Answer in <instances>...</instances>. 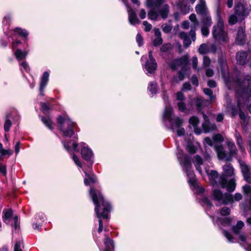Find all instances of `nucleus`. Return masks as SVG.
<instances>
[{
  "mask_svg": "<svg viewBox=\"0 0 251 251\" xmlns=\"http://www.w3.org/2000/svg\"><path fill=\"white\" fill-rule=\"evenodd\" d=\"M223 234L229 242H234V239L230 233L224 230Z\"/></svg>",
  "mask_w": 251,
  "mask_h": 251,
  "instance_id": "obj_53",
  "label": "nucleus"
},
{
  "mask_svg": "<svg viewBox=\"0 0 251 251\" xmlns=\"http://www.w3.org/2000/svg\"><path fill=\"white\" fill-rule=\"evenodd\" d=\"M213 139L214 141H215V142H221L223 141V140H224V138H223V136L220 134H217L215 135L213 137Z\"/></svg>",
  "mask_w": 251,
  "mask_h": 251,
  "instance_id": "obj_61",
  "label": "nucleus"
},
{
  "mask_svg": "<svg viewBox=\"0 0 251 251\" xmlns=\"http://www.w3.org/2000/svg\"><path fill=\"white\" fill-rule=\"evenodd\" d=\"M23 244V241H17L14 246V251H22L21 247Z\"/></svg>",
  "mask_w": 251,
  "mask_h": 251,
  "instance_id": "obj_55",
  "label": "nucleus"
},
{
  "mask_svg": "<svg viewBox=\"0 0 251 251\" xmlns=\"http://www.w3.org/2000/svg\"><path fill=\"white\" fill-rule=\"evenodd\" d=\"M13 212L10 209L5 211L4 214L3 221L5 223H6V221L9 220L12 216Z\"/></svg>",
  "mask_w": 251,
  "mask_h": 251,
  "instance_id": "obj_42",
  "label": "nucleus"
},
{
  "mask_svg": "<svg viewBox=\"0 0 251 251\" xmlns=\"http://www.w3.org/2000/svg\"><path fill=\"white\" fill-rule=\"evenodd\" d=\"M230 212V209L227 207H224L221 210V214L223 216H226L229 214Z\"/></svg>",
  "mask_w": 251,
  "mask_h": 251,
  "instance_id": "obj_54",
  "label": "nucleus"
},
{
  "mask_svg": "<svg viewBox=\"0 0 251 251\" xmlns=\"http://www.w3.org/2000/svg\"><path fill=\"white\" fill-rule=\"evenodd\" d=\"M199 52L201 54L207 53L208 52V46L205 44H201L199 49Z\"/></svg>",
  "mask_w": 251,
  "mask_h": 251,
  "instance_id": "obj_39",
  "label": "nucleus"
},
{
  "mask_svg": "<svg viewBox=\"0 0 251 251\" xmlns=\"http://www.w3.org/2000/svg\"><path fill=\"white\" fill-rule=\"evenodd\" d=\"M11 125V121L9 119L8 116H6V120L4 125V129L5 132H7L9 130Z\"/></svg>",
  "mask_w": 251,
  "mask_h": 251,
  "instance_id": "obj_45",
  "label": "nucleus"
},
{
  "mask_svg": "<svg viewBox=\"0 0 251 251\" xmlns=\"http://www.w3.org/2000/svg\"><path fill=\"white\" fill-rule=\"evenodd\" d=\"M177 106L179 111L184 112L186 109V105L183 101H179L177 103Z\"/></svg>",
  "mask_w": 251,
  "mask_h": 251,
  "instance_id": "obj_58",
  "label": "nucleus"
},
{
  "mask_svg": "<svg viewBox=\"0 0 251 251\" xmlns=\"http://www.w3.org/2000/svg\"><path fill=\"white\" fill-rule=\"evenodd\" d=\"M154 64L151 61H147L145 65V69L150 74L153 73L157 68V63L154 61Z\"/></svg>",
  "mask_w": 251,
  "mask_h": 251,
  "instance_id": "obj_20",
  "label": "nucleus"
},
{
  "mask_svg": "<svg viewBox=\"0 0 251 251\" xmlns=\"http://www.w3.org/2000/svg\"><path fill=\"white\" fill-rule=\"evenodd\" d=\"M186 2L187 0H182L178 3V5L183 14H186L190 11V6L186 3Z\"/></svg>",
  "mask_w": 251,
  "mask_h": 251,
  "instance_id": "obj_21",
  "label": "nucleus"
},
{
  "mask_svg": "<svg viewBox=\"0 0 251 251\" xmlns=\"http://www.w3.org/2000/svg\"><path fill=\"white\" fill-rule=\"evenodd\" d=\"M14 32L17 33L20 36L25 37H26L28 34V33L27 32L26 30L19 27L16 28L14 29Z\"/></svg>",
  "mask_w": 251,
  "mask_h": 251,
  "instance_id": "obj_36",
  "label": "nucleus"
},
{
  "mask_svg": "<svg viewBox=\"0 0 251 251\" xmlns=\"http://www.w3.org/2000/svg\"><path fill=\"white\" fill-rule=\"evenodd\" d=\"M163 42L161 37H157L153 41V44L154 46H158L161 45Z\"/></svg>",
  "mask_w": 251,
  "mask_h": 251,
  "instance_id": "obj_60",
  "label": "nucleus"
},
{
  "mask_svg": "<svg viewBox=\"0 0 251 251\" xmlns=\"http://www.w3.org/2000/svg\"><path fill=\"white\" fill-rule=\"evenodd\" d=\"M251 8L247 4L239 3L234 7V13L239 18V21H242L249 15Z\"/></svg>",
  "mask_w": 251,
  "mask_h": 251,
  "instance_id": "obj_10",
  "label": "nucleus"
},
{
  "mask_svg": "<svg viewBox=\"0 0 251 251\" xmlns=\"http://www.w3.org/2000/svg\"><path fill=\"white\" fill-rule=\"evenodd\" d=\"M158 13L153 9H151L148 12V18L151 20L157 21L158 17Z\"/></svg>",
  "mask_w": 251,
  "mask_h": 251,
  "instance_id": "obj_33",
  "label": "nucleus"
},
{
  "mask_svg": "<svg viewBox=\"0 0 251 251\" xmlns=\"http://www.w3.org/2000/svg\"><path fill=\"white\" fill-rule=\"evenodd\" d=\"M234 136L236 139L237 144L238 145L240 149H241L242 151H244V148L243 147V142L240 134L238 131L235 130Z\"/></svg>",
  "mask_w": 251,
  "mask_h": 251,
  "instance_id": "obj_28",
  "label": "nucleus"
},
{
  "mask_svg": "<svg viewBox=\"0 0 251 251\" xmlns=\"http://www.w3.org/2000/svg\"><path fill=\"white\" fill-rule=\"evenodd\" d=\"M172 48V45L170 43H166L163 45L160 48V50L162 52H166Z\"/></svg>",
  "mask_w": 251,
  "mask_h": 251,
  "instance_id": "obj_51",
  "label": "nucleus"
},
{
  "mask_svg": "<svg viewBox=\"0 0 251 251\" xmlns=\"http://www.w3.org/2000/svg\"><path fill=\"white\" fill-rule=\"evenodd\" d=\"M236 93L238 98V107L239 109V117L244 124H246L248 118L245 114L241 111V105L244 101L251 97V76L247 75L245 78L236 82Z\"/></svg>",
  "mask_w": 251,
  "mask_h": 251,
  "instance_id": "obj_2",
  "label": "nucleus"
},
{
  "mask_svg": "<svg viewBox=\"0 0 251 251\" xmlns=\"http://www.w3.org/2000/svg\"><path fill=\"white\" fill-rule=\"evenodd\" d=\"M85 174L86 177L84 178V184L86 185H88L90 182L95 183L96 181L97 178L96 176L94 175H90L83 171Z\"/></svg>",
  "mask_w": 251,
  "mask_h": 251,
  "instance_id": "obj_23",
  "label": "nucleus"
},
{
  "mask_svg": "<svg viewBox=\"0 0 251 251\" xmlns=\"http://www.w3.org/2000/svg\"><path fill=\"white\" fill-rule=\"evenodd\" d=\"M208 27L209 26H203L201 28V33L204 36H207L209 33Z\"/></svg>",
  "mask_w": 251,
  "mask_h": 251,
  "instance_id": "obj_63",
  "label": "nucleus"
},
{
  "mask_svg": "<svg viewBox=\"0 0 251 251\" xmlns=\"http://www.w3.org/2000/svg\"><path fill=\"white\" fill-rule=\"evenodd\" d=\"M58 128L65 136L71 137L74 134V123L68 117L59 116L57 119Z\"/></svg>",
  "mask_w": 251,
  "mask_h": 251,
  "instance_id": "obj_7",
  "label": "nucleus"
},
{
  "mask_svg": "<svg viewBox=\"0 0 251 251\" xmlns=\"http://www.w3.org/2000/svg\"><path fill=\"white\" fill-rule=\"evenodd\" d=\"M227 110L230 112L233 117L237 113V110L235 106L231 104L230 102L227 103L226 106Z\"/></svg>",
  "mask_w": 251,
  "mask_h": 251,
  "instance_id": "obj_34",
  "label": "nucleus"
},
{
  "mask_svg": "<svg viewBox=\"0 0 251 251\" xmlns=\"http://www.w3.org/2000/svg\"><path fill=\"white\" fill-rule=\"evenodd\" d=\"M143 25L145 26L144 30L146 31H147V32L149 31L152 28V26L150 24V23H149L147 21H144L143 22Z\"/></svg>",
  "mask_w": 251,
  "mask_h": 251,
  "instance_id": "obj_59",
  "label": "nucleus"
},
{
  "mask_svg": "<svg viewBox=\"0 0 251 251\" xmlns=\"http://www.w3.org/2000/svg\"><path fill=\"white\" fill-rule=\"evenodd\" d=\"M127 12L128 20L130 24L134 25L140 23V21L137 18L135 12L131 7H128Z\"/></svg>",
  "mask_w": 251,
  "mask_h": 251,
  "instance_id": "obj_15",
  "label": "nucleus"
},
{
  "mask_svg": "<svg viewBox=\"0 0 251 251\" xmlns=\"http://www.w3.org/2000/svg\"><path fill=\"white\" fill-rule=\"evenodd\" d=\"M136 40L139 46H141L143 45V38L140 33H138L137 34Z\"/></svg>",
  "mask_w": 251,
  "mask_h": 251,
  "instance_id": "obj_56",
  "label": "nucleus"
},
{
  "mask_svg": "<svg viewBox=\"0 0 251 251\" xmlns=\"http://www.w3.org/2000/svg\"><path fill=\"white\" fill-rule=\"evenodd\" d=\"M20 65L21 66V70L22 72L25 71V72H28L29 71V67L28 64L25 62L23 61L20 64Z\"/></svg>",
  "mask_w": 251,
  "mask_h": 251,
  "instance_id": "obj_44",
  "label": "nucleus"
},
{
  "mask_svg": "<svg viewBox=\"0 0 251 251\" xmlns=\"http://www.w3.org/2000/svg\"><path fill=\"white\" fill-rule=\"evenodd\" d=\"M204 122L202 124V127L205 132H208L216 129V126L214 124H211L207 116L204 113H202Z\"/></svg>",
  "mask_w": 251,
  "mask_h": 251,
  "instance_id": "obj_12",
  "label": "nucleus"
},
{
  "mask_svg": "<svg viewBox=\"0 0 251 251\" xmlns=\"http://www.w3.org/2000/svg\"><path fill=\"white\" fill-rule=\"evenodd\" d=\"M189 122L190 124L195 127L199 123V120L197 117L192 116L190 118Z\"/></svg>",
  "mask_w": 251,
  "mask_h": 251,
  "instance_id": "obj_46",
  "label": "nucleus"
},
{
  "mask_svg": "<svg viewBox=\"0 0 251 251\" xmlns=\"http://www.w3.org/2000/svg\"><path fill=\"white\" fill-rule=\"evenodd\" d=\"M41 108L42 111L45 113L46 114L48 112L49 110L50 109V106L48 104L44 102H41L40 103Z\"/></svg>",
  "mask_w": 251,
  "mask_h": 251,
  "instance_id": "obj_49",
  "label": "nucleus"
},
{
  "mask_svg": "<svg viewBox=\"0 0 251 251\" xmlns=\"http://www.w3.org/2000/svg\"><path fill=\"white\" fill-rule=\"evenodd\" d=\"M188 59L189 55L186 54L181 58L177 59V61L176 62H178V64L180 65V66H182V67H184L186 66L188 63Z\"/></svg>",
  "mask_w": 251,
  "mask_h": 251,
  "instance_id": "obj_31",
  "label": "nucleus"
},
{
  "mask_svg": "<svg viewBox=\"0 0 251 251\" xmlns=\"http://www.w3.org/2000/svg\"><path fill=\"white\" fill-rule=\"evenodd\" d=\"M169 12V7L168 4L163 5L159 11V13L163 19H166Z\"/></svg>",
  "mask_w": 251,
  "mask_h": 251,
  "instance_id": "obj_26",
  "label": "nucleus"
},
{
  "mask_svg": "<svg viewBox=\"0 0 251 251\" xmlns=\"http://www.w3.org/2000/svg\"><path fill=\"white\" fill-rule=\"evenodd\" d=\"M195 102L198 108H200L203 105L204 100L201 98H197L195 99Z\"/></svg>",
  "mask_w": 251,
  "mask_h": 251,
  "instance_id": "obj_47",
  "label": "nucleus"
},
{
  "mask_svg": "<svg viewBox=\"0 0 251 251\" xmlns=\"http://www.w3.org/2000/svg\"><path fill=\"white\" fill-rule=\"evenodd\" d=\"M212 188V198L213 200L217 202L216 205L217 206L219 205L220 204H227L229 203V201H231V194L228 193H226L223 194L222 192L216 189L215 187L220 186V185H218V186H213Z\"/></svg>",
  "mask_w": 251,
  "mask_h": 251,
  "instance_id": "obj_9",
  "label": "nucleus"
},
{
  "mask_svg": "<svg viewBox=\"0 0 251 251\" xmlns=\"http://www.w3.org/2000/svg\"><path fill=\"white\" fill-rule=\"evenodd\" d=\"M195 163L196 170L199 172L200 174H201L202 170L200 167V165H202L203 163L202 158L200 156L196 155L195 157Z\"/></svg>",
  "mask_w": 251,
  "mask_h": 251,
  "instance_id": "obj_30",
  "label": "nucleus"
},
{
  "mask_svg": "<svg viewBox=\"0 0 251 251\" xmlns=\"http://www.w3.org/2000/svg\"><path fill=\"white\" fill-rule=\"evenodd\" d=\"M187 149L188 151L192 153H195L196 151V148L191 144L189 143L187 145Z\"/></svg>",
  "mask_w": 251,
  "mask_h": 251,
  "instance_id": "obj_64",
  "label": "nucleus"
},
{
  "mask_svg": "<svg viewBox=\"0 0 251 251\" xmlns=\"http://www.w3.org/2000/svg\"><path fill=\"white\" fill-rule=\"evenodd\" d=\"M234 175V169L230 164H227L223 166V174L219 176L218 172L214 170L210 171L209 177L211 185L213 186L221 185L222 188H226L229 192H233L236 187L235 179L233 177L227 180V177Z\"/></svg>",
  "mask_w": 251,
  "mask_h": 251,
  "instance_id": "obj_1",
  "label": "nucleus"
},
{
  "mask_svg": "<svg viewBox=\"0 0 251 251\" xmlns=\"http://www.w3.org/2000/svg\"><path fill=\"white\" fill-rule=\"evenodd\" d=\"M247 54L245 51H239L236 54V60L240 65H244L247 62Z\"/></svg>",
  "mask_w": 251,
  "mask_h": 251,
  "instance_id": "obj_17",
  "label": "nucleus"
},
{
  "mask_svg": "<svg viewBox=\"0 0 251 251\" xmlns=\"http://www.w3.org/2000/svg\"><path fill=\"white\" fill-rule=\"evenodd\" d=\"M227 144L230 151L229 155H227L225 152L222 146L220 145L215 147V151L219 159L230 161L231 159L232 156L236 154L237 149L234 143L232 140H228Z\"/></svg>",
  "mask_w": 251,
  "mask_h": 251,
  "instance_id": "obj_8",
  "label": "nucleus"
},
{
  "mask_svg": "<svg viewBox=\"0 0 251 251\" xmlns=\"http://www.w3.org/2000/svg\"><path fill=\"white\" fill-rule=\"evenodd\" d=\"M204 93L207 95L211 100H213L215 99V96L213 95V92L209 88H204L203 89Z\"/></svg>",
  "mask_w": 251,
  "mask_h": 251,
  "instance_id": "obj_43",
  "label": "nucleus"
},
{
  "mask_svg": "<svg viewBox=\"0 0 251 251\" xmlns=\"http://www.w3.org/2000/svg\"><path fill=\"white\" fill-rule=\"evenodd\" d=\"M242 189L244 195L249 197L251 201V186L249 185H246L243 186Z\"/></svg>",
  "mask_w": 251,
  "mask_h": 251,
  "instance_id": "obj_35",
  "label": "nucleus"
},
{
  "mask_svg": "<svg viewBox=\"0 0 251 251\" xmlns=\"http://www.w3.org/2000/svg\"><path fill=\"white\" fill-rule=\"evenodd\" d=\"M179 37L183 40L184 46L186 47H189L191 44V41L189 36L184 32H181L179 34Z\"/></svg>",
  "mask_w": 251,
  "mask_h": 251,
  "instance_id": "obj_24",
  "label": "nucleus"
},
{
  "mask_svg": "<svg viewBox=\"0 0 251 251\" xmlns=\"http://www.w3.org/2000/svg\"><path fill=\"white\" fill-rule=\"evenodd\" d=\"M245 34L244 29L242 27H240L238 30L236 40L238 44L242 45L245 42Z\"/></svg>",
  "mask_w": 251,
  "mask_h": 251,
  "instance_id": "obj_18",
  "label": "nucleus"
},
{
  "mask_svg": "<svg viewBox=\"0 0 251 251\" xmlns=\"http://www.w3.org/2000/svg\"><path fill=\"white\" fill-rule=\"evenodd\" d=\"M104 243L105 245V251H114L113 241L107 236H105Z\"/></svg>",
  "mask_w": 251,
  "mask_h": 251,
  "instance_id": "obj_22",
  "label": "nucleus"
},
{
  "mask_svg": "<svg viewBox=\"0 0 251 251\" xmlns=\"http://www.w3.org/2000/svg\"><path fill=\"white\" fill-rule=\"evenodd\" d=\"M156 82L155 81L151 82L149 84L148 89L152 94H155L156 92Z\"/></svg>",
  "mask_w": 251,
  "mask_h": 251,
  "instance_id": "obj_40",
  "label": "nucleus"
},
{
  "mask_svg": "<svg viewBox=\"0 0 251 251\" xmlns=\"http://www.w3.org/2000/svg\"><path fill=\"white\" fill-rule=\"evenodd\" d=\"M192 66L193 68L196 70L197 71L199 72L201 70V69L200 68H198V58L196 56H194L192 59Z\"/></svg>",
  "mask_w": 251,
  "mask_h": 251,
  "instance_id": "obj_48",
  "label": "nucleus"
},
{
  "mask_svg": "<svg viewBox=\"0 0 251 251\" xmlns=\"http://www.w3.org/2000/svg\"><path fill=\"white\" fill-rule=\"evenodd\" d=\"M211 63L210 59L207 56H204L203 58L202 66L203 67H209Z\"/></svg>",
  "mask_w": 251,
  "mask_h": 251,
  "instance_id": "obj_50",
  "label": "nucleus"
},
{
  "mask_svg": "<svg viewBox=\"0 0 251 251\" xmlns=\"http://www.w3.org/2000/svg\"><path fill=\"white\" fill-rule=\"evenodd\" d=\"M242 198V195L239 193H236L234 196L231 195V201H229V203H233L234 201H238Z\"/></svg>",
  "mask_w": 251,
  "mask_h": 251,
  "instance_id": "obj_38",
  "label": "nucleus"
},
{
  "mask_svg": "<svg viewBox=\"0 0 251 251\" xmlns=\"http://www.w3.org/2000/svg\"><path fill=\"white\" fill-rule=\"evenodd\" d=\"M238 21H239V18L235 13L234 14L231 15L229 17L228 23L230 25H234L236 24Z\"/></svg>",
  "mask_w": 251,
  "mask_h": 251,
  "instance_id": "obj_41",
  "label": "nucleus"
},
{
  "mask_svg": "<svg viewBox=\"0 0 251 251\" xmlns=\"http://www.w3.org/2000/svg\"><path fill=\"white\" fill-rule=\"evenodd\" d=\"M177 158L180 161V165L182 166L183 170L186 172L189 178L188 182L190 184L194 185L196 182V178L193 172L191 170V164L190 158L184 154L182 151L178 149L176 153Z\"/></svg>",
  "mask_w": 251,
  "mask_h": 251,
  "instance_id": "obj_5",
  "label": "nucleus"
},
{
  "mask_svg": "<svg viewBox=\"0 0 251 251\" xmlns=\"http://www.w3.org/2000/svg\"><path fill=\"white\" fill-rule=\"evenodd\" d=\"M212 35L214 39L220 43H227L229 38L227 32L225 30L224 21L219 17L217 23L212 28Z\"/></svg>",
  "mask_w": 251,
  "mask_h": 251,
  "instance_id": "obj_6",
  "label": "nucleus"
},
{
  "mask_svg": "<svg viewBox=\"0 0 251 251\" xmlns=\"http://www.w3.org/2000/svg\"><path fill=\"white\" fill-rule=\"evenodd\" d=\"M80 146L82 147V149L81 150V154L82 157L85 160H90L93 155L92 151L87 146H86L85 144L84 143H81Z\"/></svg>",
  "mask_w": 251,
  "mask_h": 251,
  "instance_id": "obj_13",
  "label": "nucleus"
},
{
  "mask_svg": "<svg viewBox=\"0 0 251 251\" xmlns=\"http://www.w3.org/2000/svg\"><path fill=\"white\" fill-rule=\"evenodd\" d=\"M41 120L42 122L50 129H52V122L50 119L49 118H46L44 117H41Z\"/></svg>",
  "mask_w": 251,
  "mask_h": 251,
  "instance_id": "obj_37",
  "label": "nucleus"
},
{
  "mask_svg": "<svg viewBox=\"0 0 251 251\" xmlns=\"http://www.w3.org/2000/svg\"><path fill=\"white\" fill-rule=\"evenodd\" d=\"M218 62L220 66V69L222 75L225 76L226 75L227 66L226 61L222 58H219L218 59Z\"/></svg>",
  "mask_w": 251,
  "mask_h": 251,
  "instance_id": "obj_27",
  "label": "nucleus"
},
{
  "mask_svg": "<svg viewBox=\"0 0 251 251\" xmlns=\"http://www.w3.org/2000/svg\"><path fill=\"white\" fill-rule=\"evenodd\" d=\"M244 226V224L242 221H238L236 226H232V231L236 234H238L240 232V230Z\"/></svg>",
  "mask_w": 251,
  "mask_h": 251,
  "instance_id": "obj_32",
  "label": "nucleus"
},
{
  "mask_svg": "<svg viewBox=\"0 0 251 251\" xmlns=\"http://www.w3.org/2000/svg\"><path fill=\"white\" fill-rule=\"evenodd\" d=\"M89 194L95 205V211L99 219V226H103L101 218H108V213L112 208L111 205L104 199L100 192L94 188H90Z\"/></svg>",
  "mask_w": 251,
  "mask_h": 251,
  "instance_id": "obj_3",
  "label": "nucleus"
},
{
  "mask_svg": "<svg viewBox=\"0 0 251 251\" xmlns=\"http://www.w3.org/2000/svg\"><path fill=\"white\" fill-rule=\"evenodd\" d=\"M163 99L165 104V108L163 114V119L164 121H167L170 123L171 128L174 131L175 128L180 127L182 125L183 120L177 117L172 116L173 108L170 106L169 104L167 105L166 101L168 100V96L165 94L163 95Z\"/></svg>",
  "mask_w": 251,
  "mask_h": 251,
  "instance_id": "obj_4",
  "label": "nucleus"
},
{
  "mask_svg": "<svg viewBox=\"0 0 251 251\" xmlns=\"http://www.w3.org/2000/svg\"><path fill=\"white\" fill-rule=\"evenodd\" d=\"M201 23L204 26H210L212 25V20L209 13L201 16Z\"/></svg>",
  "mask_w": 251,
  "mask_h": 251,
  "instance_id": "obj_25",
  "label": "nucleus"
},
{
  "mask_svg": "<svg viewBox=\"0 0 251 251\" xmlns=\"http://www.w3.org/2000/svg\"><path fill=\"white\" fill-rule=\"evenodd\" d=\"M49 74L48 72H45L44 73L43 76L41 78L40 87V95L41 96H44L43 91L45 87H46L48 80H49Z\"/></svg>",
  "mask_w": 251,
  "mask_h": 251,
  "instance_id": "obj_16",
  "label": "nucleus"
},
{
  "mask_svg": "<svg viewBox=\"0 0 251 251\" xmlns=\"http://www.w3.org/2000/svg\"><path fill=\"white\" fill-rule=\"evenodd\" d=\"M162 28L164 32L167 33L171 31L172 26L170 25L166 24L162 25Z\"/></svg>",
  "mask_w": 251,
  "mask_h": 251,
  "instance_id": "obj_52",
  "label": "nucleus"
},
{
  "mask_svg": "<svg viewBox=\"0 0 251 251\" xmlns=\"http://www.w3.org/2000/svg\"><path fill=\"white\" fill-rule=\"evenodd\" d=\"M176 61L177 59L174 60L170 64V67L173 70H176L178 67L180 66L178 62H176Z\"/></svg>",
  "mask_w": 251,
  "mask_h": 251,
  "instance_id": "obj_62",
  "label": "nucleus"
},
{
  "mask_svg": "<svg viewBox=\"0 0 251 251\" xmlns=\"http://www.w3.org/2000/svg\"><path fill=\"white\" fill-rule=\"evenodd\" d=\"M72 158H73L74 161L75 162V164L77 166H78L80 168L82 167L81 163L79 158L77 157V156L75 154H73Z\"/></svg>",
  "mask_w": 251,
  "mask_h": 251,
  "instance_id": "obj_57",
  "label": "nucleus"
},
{
  "mask_svg": "<svg viewBox=\"0 0 251 251\" xmlns=\"http://www.w3.org/2000/svg\"><path fill=\"white\" fill-rule=\"evenodd\" d=\"M195 8L197 13L199 15L202 16L208 13L205 0H199V2Z\"/></svg>",
  "mask_w": 251,
  "mask_h": 251,
  "instance_id": "obj_14",
  "label": "nucleus"
},
{
  "mask_svg": "<svg viewBox=\"0 0 251 251\" xmlns=\"http://www.w3.org/2000/svg\"><path fill=\"white\" fill-rule=\"evenodd\" d=\"M27 55V52L25 51H22L20 49H17L15 52V55L16 58L18 60L24 59L26 58Z\"/></svg>",
  "mask_w": 251,
  "mask_h": 251,
  "instance_id": "obj_29",
  "label": "nucleus"
},
{
  "mask_svg": "<svg viewBox=\"0 0 251 251\" xmlns=\"http://www.w3.org/2000/svg\"><path fill=\"white\" fill-rule=\"evenodd\" d=\"M165 1V0H146V6L148 7H158Z\"/></svg>",
  "mask_w": 251,
  "mask_h": 251,
  "instance_id": "obj_19",
  "label": "nucleus"
},
{
  "mask_svg": "<svg viewBox=\"0 0 251 251\" xmlns=\"http://www.w3.org/2000/svg\"><path fill=\"white\" fill-rule=\"evenodd\" d=\"M239 163L244 179L251 184V168L245 162L239 159Z\"/></svg>",
  "mask_w": 251,
  "mask_h": 251,
  "instance_id": "obj_11",
  "label": "nucleus"
}]
</instances>
